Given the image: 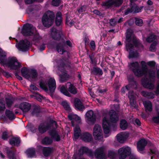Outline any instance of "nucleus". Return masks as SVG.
<instances>
[{
	"label": "nucleus",
	"mask_w": 159,
	"mask_h": 159,
	"mask_svg": "<svg viewBox=\"0 0 159 159\" xmlns=\"http://www.w3.org/2000/svg\"><path fill=\"white\" fill-rule=\"evenodd\" d=\"M57 125L55 121L51 120L49 122H45L41 123L39 126L38 130L40 134H43L46 132L48 130L51 129L49 132V135L56 141H59L60 140L61 138L55 130Z\"/></svg>",
	"instance_id": "obj_1"
},
{
	"label": "nucleus",
	"mask_w": 159,
	"mask_h": 159,
	"mask_svg": "<svg viewBox=\"0 0 159 159\" xmlns=\"http://www.w3.org/2000/svg\"><path fill=\"white\" fill-rule=\"evenodd\" d=\"M51 36L52 38L57 41L55 48L60 50V48H62V46L64 44V36L62 32L57 30L55 28H52L51 29Z\"/></svg>",
	"instance_id": "obj_2"
},
{
	"label": "nucleus",
	"mask_w": 159,
	"mask_h": 159,
	"mask_svg": "<svg viewBox=\"0 0 159 159\" xmlns=\"http://www.w3.org/2000/svg\"><path fill=\"white\" fill-rule=\"evenodd\" d=\"M59 66L58 70L62 72V74L60 75V81L61 82H64L69 79V75L66 73L64 69L62 68L69 66L70 63L67 59H63L59 61Z\"/></svg>",
	"instance_id": "obj_3"
},
{
	"label": "nucleus",
	"mask_w": 159,
	"mask_h": 159,
	"mask_svg": "<svg viewBox=\"0 0 159 159\" xmlns=\"http://www.w3.org/2000/svg\"><path fill=\"white\" fill-rule=\"evenodd\" d=\"M130 29H128L127 31V34L126 36V48L128 51H129V58L137 57H138V53L136 52L133 51L134 47L132 44L129 43L131 41L132 38L131 35L129 33Z\"/></svg>",
	"instance_id": "obj_4"
},
{
	"label": "nucleus",
	"mask_w": 159,
	"mask_h": 159,
	"mask_svg": "<svg viewBox=\"0 0 159 159\" xmlns=\"http://www.w3.org/2000/svg\"><path fill=\"white\" fill-rule=\"evenodd\" d=\"M148 75L149 79L144 78L142 80V83L143 86L145 88L150 89H154L155 86L154 84V81L152 80V79L155 77V73L153 70H150L149 71Z\"/></svg>",
	"instance_id": "obj_5"
},
{
	"label": "nucleus",
	"mask_w": 159,
	"mask_h": 159,
	"mask_svg": "<svg viewBox=\"0 0 159 159\" xmlns=\"http://www.w3.org/2000/svg\"><path fill=\"white\" fill-rule=\"evenodd\" d=\"M55 15L53 13L48 11L45 12L42 18V22L45 27H49L51 26L54 22Z\"/></svg>",
	"instance_id": "obj_6"
},
{
	"label": "nucleus",
	"mask_w": 159,
	"mask_h": 159,
	"mask_svg": "<svg viewBox=\"0 0 159 159\" xmlns=\"http://www.w3.org/2000/svg\"><path fill=\"white\" fill-rule=\"evenodd\" d=\"M67 85H69V86L67 88L68 91L64 87L62 86L60 88V89L61 93L68 97H70L71 96V94L69 93V92L74 94H75L77 93V88L73 84L70 82H68L67 83Z\"/></svg>",
	"instance_id": "obj_7"
},
{
	"label": "nucleus",
	"mask_w": 159,
	"mask_h": 159,
	"mask_svg": "<svg viewBox=\"0 0 159 159\" xmlns=\"http://www.w3.org/2000/svg\"><path fill=\"white\" fill-rule=\"evenodd\" d=\"M119 159H125L129 156V159H138L135 155L131 154V150H118Z\"/></svg>",
	"instance_id": "obj_8"
},
{
	"label": "nucleus",
	"mask_w": 159,
	"mask_h": 159,
	"mask_svg": "<svg viewBox=\"0 0 159 159\" xmlns=\"http://www.w3.org/2000/svg\"><path fill=\"white\" fill-rule=\"evenodd\" d=\"M93 134L94 139L98 141H102L103 138L102 131L100 125L96 124L93 128Z\"/></svg>",
	"instance_id": "obj_9"
},
{
	"label": "nucleus",
	"mask_w": 159,
	"mask_h": 159,
	"mask_svg": "<svg viewBox=\"0 0 159 159\" xmlns=\"http://www.w3.org/2000/svg\"><path fill=\"white\" fill-rule=\"evenodd\" d=\"M4 65H7L11 69L14 70L17 69L21 67L20 64L15 57L8 58V61L6 60V64Z\"/></svg>",
	"instance_id": "obj_10"
},
{
	"label": "nucleus",
	"mask_w": 159,
	"mask_h": 159,
	"mask_svg": "<svg viewBox=\"0 0 159 159\" xmlns=\"http://www.w3.org/2000/svg\"><path fill=\"white\" fill-rule=\"evenodd\" d=\"M36 28L32 25L28 24L26 25L22 30V33L25 36L32 35L36 31Z\"/></svg>",
	"instance_id": "obj_11"
},
{
	"label": "nucleus",
	"mask_w": 159,
	"mask_h": 159,
	"mask_svg": "<svg viewBox=\"0 0 159 159\" xmlns=\"http://www.w3.org/2000/svg\"><path fill=\"white\" fill-rule=\"evenodd\" d=\"M122 0H108L103 2L102 4V6H106L110 7L114 6L116 7H119L122 4Z\"/></svg>",
	"instance_id": "obj_12"
},
{
	"label": "nucleus",
	"mask_w": 159,
	"mask_h": 159,
	"mask_svg": "<svg viewBox=\"0 0 159 159\" xmlns=\"http://www.w3.org/2000/svg\"><path fill=\"white\" fill-rule=\"evenodd\" d=\"M128 66L129 68L133 71L136 76L141 77V74L139 68V64L138 62H130L129 63Z\"/></svg>",
	"instance_id": "obj_13"
},
{
	"label": "nucleus",
	"mask_w": 159,
	"mask_h": 159,
	"mask_svg": "<svg viewBox=\"0 0 159 159\" xmlns=\"http://www.w3.org/2000/svg\"><path fill=\"white\" fill-rule=\"evenodd\" d=\"M102 126L104 133L108 134L110 131V122L108 120V117L104 116L102 119Z\"/></svg>",
	"instance_id": "obj_14"
},
{
	"label": "nucleus",
	"mask_w": 159,
	"mask_h": 159,
	"mask_svg": "<svg viewBox=\"0 0 159 159\" xmlns=\"http://www.w3.org/2000/svg\"><path fill=\"white\" fill-rule=\"evenodd\" d=\"M30 44V42L27 40L21 41L18 44V48L20 51H26L29 49Z\"/></svg>",
	"instance_id": "obj_15"
},
{
	"label": "nucleus",
	"mask_w": 159,
	"mask_h": 159,
	"mask_svg": "<svg viewBox=\"0 0 159 159\" xmlns=\"http://www.w3.org/2000/svg\"><path fill=\"white\" fill-rule=\"evenodd\" d=\"M88 122L90 124H93L96 120V116L92 110L88 111L86 114Z\"/></svg>",
	"instance_id": "obj_16"
},
{
	"label": "nucleus",
	"mask_w": 159,
	"mask_h": 159,
	"mask_svg": "<svg viewBox=\"0 0 159 159\" xmlns=\"http://www.w3.org/2000/svg\"><path fill=\"white\" fill-rule=\"evenodd\" d=\"M15 107H18V106L17 105H15ZM18 107L23 113H27L30 110L31 105L27 102H23L20 104Z\"/></svg>",
	"instance_id": "obj_17"
},
{
	"label": "nucleus",
	"mask_w": 159,
	"mask_h": 159,
	"mask_svg": "<svg viewBox=\"0 0 159 159\" xmlns=\"http://www.w3.org/2000/svg\"><path fill=\"white\" fill-rule=\"evenodd\" d=\"M105 150H95L94 156L97 159H107V157Z\"/></svg>",
	"instance_id": "obj_18"
},
{
	"label": "nucleus",
	"mask_w": 159,
	"mask_h": 159,
	"mask_svg": "<svg viewBox=\"0 0 159 159\" xmlns=\"http://www.w3.org/2000/svg\"><path fill=\"white\" fill-rule=\"evenodd\" d=\"M129 137V134L126 132H122L116 136L117 141L120 143H123Z\"/></svg>",
	"instance_id": "obj_19"
},
{
	"label": "nucleus",
	"mask_w": 159,
	"mask_h": 159,
	"mask_svg": "<svg viewBox=\"0 0 159 159\" xmlns=\"http://www.w3.org/2000/svg\"><path fill=\"white\" fill-rule=\"evenodd\" d=\"M142 9V8L139 7L136 4H134L131 8H128L125 11V15H127L130 13H138L141 11Z\"/></svg>",
	"instance_id": "obj_20"
},
{
	"label": "nucleus",
	"mask_w": 159,
	"mask_h": 159,
	"mask_svg": "<svg viewBox=\"0 0 159 159\" xmlns=\"http://www.w3.org/2000/svg\"><path fill=\"white\" fill-rule=\"evenodd\" d=\"M80 138L83 141L86 142H89L93 139L92 135L88 132L82 133L80 136Z\"/></svg>",
	"instance_id": "obj_21"
},
{
	"label": "nucleus",
	"mask_w": 159,
	"mask_h": 159,
	"mask_svg": "<svg viewBox=\"0 0 159 159\" xmlns=\"http://www.w3.org/2000/svg\"><path fill=\"white\" fill-rule=\"evenodd\" d=\"M66 38L65 37H64V44L62 46V48H60V50H58V49L57 48H56V49L57 52L59 53L60 54H62L64 52H66V50L65 49L64 47L66 45L70 47H71L72 46V43L70 42V41L69 40H67L66 41Z\"/></svg>",
	"instance_id": "obj_22"
},
{
	"label": "nucleus",
	"mask_w": 159,
	"mask_h": 159,
	"mask_svg": "<svg viewBox=\"0 0 159 159\" xmlns=\"http://www.w3.org/2000/svg\"><path fill=\"white\" fill-rule=\"evenodd\" d=\"M142 68L139 69L140 72L141 74V76L143 75L146 76L147 74L148 69L145 62L144 61H142L141 62Z\"/></svg>",
	"instance_id": "obj_23"
},
{
	"label": "nucleus",
	"mask_w": 159,
	"mask_h": 159,
	"mask_svg": "<svg viewBox=\"0 0 159 159\" xmlns=\"http://www.w3.org/2000/svg\"><path fill=\"white\" fill-rule=\"evenodd\" d=\"M7 54L5 52L0 48V63L3 65L6 64Z\"/></svg>",
	"instance_id": "obj_24"
},
{
	"label": "nucleus",
	"mask_w": 159,
	"mask_h": 159,
	"mask_svg": "<svg viewBox=\"0 0 159 159\" xmlns=\"http://www.w3.org/2000/svg\"><path fill=\"white\" fill-rule=\"evenodd\" d=\"M109 115L110 120L112 122L116 123L118 120V116L114 110H112L110 111Z\"/></svg>",
	"instance_id": "obj_25"
},
{
	"label": "nucleus",
	"mask_w": 159,
	"mask_h": 159,
	"mask_svg": "<svg viewBox=\"0 0 159 159\" xmlns=\"http://www.w3.org/2000/svg\"><path fill=\"white\" fill-rule=\"evenodd\" d=\"M48 85L49 89L51 92H54L56 88V84L54 79H50L48 82Z\"/></svg>",
	"instance_id": "obj_26"
},
{
	"label": "nucleus",
	"mask_w": 159,
	"mask_h": 159,
	"mask_svg": "<svg viewBox=\"0 0 159 159\" xmlns=\"http://www.w3.org/2000/svg\"><path fill=\"white\" fill-rule=\"evenodd\" d=\"M74 138L75 139H78L79 137H80L81 131L80 127L78 126H76L74 129Z\"/></svg>",
	"instance_id": "obj_27"
},
{
	"label": "nucleus",
	"mask_w": 159,
	"mask_h": 159,
	"mask_svg": "<svg viewBox=\"0 0 159 159\" xmlns=\"http://www.w3.org/2000/svg\"><path fill=\"white\" fill-rule=\"evenodd\" d=\"M74 104L75 107L78 110H81L84 108V107L80 100L76 98L75 99Z\"/></svg>",
	"instance_id": "obj_28"
},
{
	"label": "nucleus",
	"mask_w": 159,
	"mask_h": 159,
	"mask_svg": "<svg viewBox=\"0 0 159 159\" xmlns=\"http://www.w3.org/2000/svg\"><path fill=\"white\" fill-rule=\"evenodd\" d=\"M143 104L147 112H151L152 111V104L150 101H145L143 102Z\"/></svg>",
	"instance_id": "obj_29"
},
{
	"label": "nucleus",
	"mask_w": 159,
	"mask_h": 159,
	"mask_svg": "<svg viewBox=\"0 0 159 159\" xmlns=\"http://www.w3.org/2000/svg\"><path fill=\"white\" fill-rule=\"evenodd\" d=\"M55 23L57 26H59L62 24L61 14V12H58L56 15Z\"/></svg>",
	"instance_id": "obj_30"
},
{
	"label": "nucleus",
	"mask_w": 159,
	"mask_h": 159,
	"mask_svg": "<svg viewBox=\"0 0 159 159\" xmlns=\"http://www.w3.org/2000/svg\"><path fill=\"white\" fill-rule=\"evenodd\" d=\"M38 75V74L37 71L35 70H32L30 74L29 75V77L30 79H28L29 80L31 81L33 79H36Z\"/></svg>",
	"instance_id": "obj_31"
},
{
	"label": "nucleus",
	"mask_w": 159,
	"mask_h": 159,
	"mask_svg": "<svg viewBox=\"0 0 159 159\" xmlns=\"http://www.w3.org/2000/svg\"><path fill=\"white\" fill-rule=\"evenodd\" d=\"M147 142L145 139L140 140L137 143V147L138 149H143L147 145Z\"/></svg>",
	"instance_id": "obj_32"
},
{
	"label": "nucleus",
	"mask_w": 159,
	"mask_h": 159,
	"mask_svg": "<svg viewBox=\"0 0 159 159\" xmlns=\"http://www.w3.org/2000/svg\"><path fill=\"white\" fill-rule=\"evenodd\" d=\"M92 150H79V152H82V155L85 153L91 158H93L94 153L92 151Z\"/></svg>",
	"instance_id": "obj_33"
},
{
	"label": "nucleus",
	"mask_w": 159,
	"mask_h": 159,
	"mask_svg": "<svg viewBox=\"0 0 159 159\" xmlns=\"http://www.w3.org/2000/svg\"><path fill=\"white\" fill-rule=\"evenodd\" d=\"M35 150H27L25 152L28 158H32L36 156Z\"/></svg>",
	"instance_id": "obj_34"
},
{
	"label": "nucleus",
	"mask_w": 159,
	"mask_h": 159,
	"mask_svg": "<svg viewBox=\"0 0 159 159\" xmlns=\"http://www.w3.org/2000/svg\"><path fill=\"white\" fill-rule=\"evenodd\" d=\"M128 81L129 83V84L127 85H126L125 87V88L127 90H129L130 89V88L131 87V85L136 86V82L134 80L133 78L131 77V78H128Z\"/></svg>",
	"instance_id": "obj_35"
},
{
	"label": "nucleus",
	"mask_w": 159,
	"mask_h": 159,
	"mask_svg": "<svg viewBox=\"0 0 159 159\" xmlns=\"http://www.w3.org/2000/svg\"><path fill=\"white\" fill-rule=\"evenodd\" d=\"M20 141L19 138H13L11 139L10 141V144L12 145H16L18 146L20 143Z\"/></svg>",
	"instance_id": "obj_36"
},
{
	"label": "nucleus",
	"mask_w": 159,
	"mask_h": 159,
	"mask_svg": "<svg viewBox=\"0 0 159 159\" xmlns=\"http://www.w3.org/2000/svg\"><path fill=\"white\" fill-rule=\"evenodd\" d=\"M141 94L144 97L149 98L152 99L154 98V94L152 92L142 91Z\"/></svg>",
	"instance_id": "obj_37"
},
{
	"label": "nucleus",
	"mask_w": 159,
	"mask_h": 159,
	"mask_svg": "<svg viewBox=\"0 0 159 159\" xmlns=\"http://www.w3.org/2000/svg\"><path fill=\"white\" fill-rule=\"evenodd\" d=\"M68 117L69 119L72 121V122L74 121H79L80 120V118L79 116L73 114H69L68 116Z\"/></svg>",
	"instance_id": "obj_38"
},
{
	"label": "nucleus",
	"mask_w": 159,
	"mask_h": 159,
	"mask_svg": "<svg viewBox=\"0 0 159 159\" xmlns=\"http://www.w3.org/2000/svg\"><path fill=\"white\" fill-rule=\"evenodd\" d=\"M21 73L22 75L25 78L27 79H30L29 77L28 70L25 67H23L21 69Z\"/></svg>",
	"instance_id": "obj_39"
},
{
	"label": "nucleus",
	"mask_w": 159,
	"mask_h": 159,
	"mask_svg": "<svg viewBox=\"0 0 159 159\" xmlns=\"http://www.w3.org/2000/svg\"><path fill=\"white\" fill-rule=\"evenodd\" d=\"M92 73L94 75H102L103 74L102 70L98 67H94Z\"/></svg>",
	"instance_id": "obj_40"
},
{
	"label": "nucleus",
	"mask_w": 159,
	"mask_h": 159,
	"mask_svg": "<svg viewBox=\"0 0 159 159\" xmlns=\"http://www.w3.org/2000/svg\"><path fill=\"white\" fill-rule=\"evenodd\" d=\"M75 22L71 20L70 16L66 15V25L70 27L73 26L75 24Z\"/></svg>",
	"instance_id": "obj_41"
},
{
	"label": "nucleus",
	"mask_w": 159,
	"mask_h": 159,
	"mask_svg": "<svg viewBox=\"0 0 159 159\" xmlns=\"http://www.w3.org/2000/svg\"><path fill=\"white\" fill-rule=\"evenodd\" d=\"M14 150H6L7 155L10 159H16Z\"/></svg>",
	"instance_id": "obj_42"
},
{
	"label": "nucleus",
	"mask_w": 159,
	"mask_h": 159,
	"mask_svg": "<svg viewBox=\"0 0 159 159\" xmlns=\"http://www.w3.org/2000/svg\"><path fill=\"white\" fill-rule=\"evenodd\" d=\"M117 155V153L113 151L109 150L108 152V157L111 159H115Z\"/></svg>",
	"instance_id": "obj_43"
},
{
	"label": "nucleus",
	"mask_w": 159,
	"mask_h": 159,
	"mask_svg": "<svg viewBox=\"0 0 159 159\" xmlns=\"http://www.w3.org/2000/svg\"><path fill=\"white\" fill-rule=\"evenodd\" d=\"M52 142V139L48 137H45L42 141V143L46 145H48Z\"/></svg>",
	"instance_id": "obj_44"
},
{
	"label": "nucleus",
	"mask_w": 159,
	"mask_h": 159,
	"mask_svg": "<svg viewBox=\"0 0 159 159\" xmlns=\"http://www.w3.org/2000/svg\"><path fill=\"white\" fill-rule=\"evenodd\" d=\"M54 150H42L43 155L45 157H48L50 156L54 152Z\"/></svg>",
	"instance_id": "obj_45"
},
{
	"label": "nucleus",
	"mask_w": 159,
	"mask_h": 159,
	"mask_svg": "<svg viewBox=\"0 0 159 159\" xmlns=\"http://www.w3.org/2000/svg\"><path fill=\"white\" fill-rule=\"evenodd\" d=\"M61 105L64 108L68 111L70 112L71 111V109L69 103L66 101H63L61 102Z\"/></svg>",
	"instance_id": "obj_46"
},
{
	"label": "nucleus",
	"mask_w": 159,
	"mask_h": 159,
	"mask_svg": "<svg viewBox=\"0 0 159 159\" xmlns=\"http://www.w3.org/2000/svg\"><path fill=\"white\" fill-rule=\"evenodd\" d=\"M120 125V128L124 130L126 129L128 126L127 121L124 120H123L121 121Z\"/></svg>",
	"instance_id": "obj_47"
},
{
	"label": "nucleus",
	"mask_w": 159,
	"mask_h": 159,
	"mask_svg": "<svg viewBox=\"0 0 159 159\" xmlns=\"http://www.w3.org/2000/svg\"><path fill=\"white\" fill-rule=\"evenodd\" d=\"M6 114L8 118L10 120H12L15 118V115L13 113L8 110L6 111Z\"/></svg>",
	"instance_id": "obj_48"
},
{
	"label": "nucleus",
	"mask_w": 159,
	"mask_h": 159,
	"mask_svg": "<svg viewBox=\"0 0 159 159\" xmlns=\"http://www.w3.org/2000/svg\"><path fill=\"white\" fill-rule=\"evenodd\" d=\"M6 101L7 106L8 107H10L13 104L14 101V99L13 98H6Z\"/></svg>",
	"instance_id": "obj_49"
},
{
	"label": "nucleus",
	"mask_w": 159,
	"mask_h": 159,
	"mask_svg": "<svg viewBox=\"0 0 159 159\" xmlns=\"http://www.w3.org/2000/svg\"><path fill=\"white\" fill-rule=\"evenodd\" d=\"M39 85L41 88L45 91L48 90V88L47 84L43 81H40L39 83Z\"/></svg>",
	"instance_id": "obj_50"
},
{
	"label": "nucleus",
	"mask_w": 159,
	"mask_h": 159,
	"mask_svg": "<svg viewBox=\"0 0 159 159\" xmlns=\"http://www.w3.org/2000/svg\"><path fill=\"white\" fill-rule=\"evenodd\" d=\"M152 120L153 122L159 124V111L157 112V115L152 117Z\"/></svg>",
	"instance_id": "obj_51"
},
{
	"label": "nucleus",
	"mask_w": 159,
	"mask_h": 159,
	"mask_svg": "<svg viewBox=\"0 0 159 159\" xmlns=\"http://www.w3.org/2000/svg\"><path fill=\"white\" fill-rule=\"evenodd\" d=\"M40 112L39 109L37 107H35L33 109L31 114L32 116H37L39 113Z\"/></svg>",
	"instance_id": "obj_52"
},
{
	"label": "nucleus",
	"mask_w": 159,
	"mask_h": 159,
	"mask_svg": "<svg viewBox=\"0 0 159 159\" xmlns=\"http://www.w3.org/2000/svg\"><path fill=\"white\" fill-rule=\"evenodd\" d=\"M42 39V38L41 36H39V34L38 33H36L34 35L33 40L36 42H38L41 40Z\"/></svg>",
	"instance_id": "obj_53"
},
{
	"label": "nucleus",
	"mask_w": 159,
	"mask_h": 159,
	"mask_svg": "<svg viewBox=\"0 0 159 159\" xmlns=\"http://www.w3.org/2000/svg\"><path fill=\"white\" fill-rule=\"evenodd\" d=\"M156 38L155 35H152L147 38L146 41L148 42L151 43L154 41Z\"/></svg>",
	"instance_id": "obj_54"
},
{
	"label": "nucleus",
	"mask_w": 159,
	"mask_h": 159,
	"mask_svg": "<svg viewBox=\"0 0 159 159\" xmlns=\"http://www.w3.org/2000/svg\"><path fill=\"white\" fill-rule=\"evenodd\" d=\"M157 44V43L156 42H153L150 46V50L152 52H155L156 51V46Z\"/></svg>",
	"instance_id": "obj_55"
},
{
	"label": "nucleus",
	"mask_w": 159,
	"mask_h": 159,
	"mask_svg": "<svg viewBox=\"0 0 159 159\" xmlns=\"http://www.w3.org/2000/svg\"><path fill=\"white\" fill-rule=\"evenodd\" d=\"M135 23L138 26H142L143 24V21L142 19L139 18H136L135 19Z\"/></svg>",
	"instance_id": "obj_56"
},
{
	"label": "nucleus",
	"mask_w": 159,
	"mask_h": 159,
	"mask_svg": "<svg viewBox=\"0 0 159 159\" xmlns=\"http://www.w3.org/2000/svg\"><path fill=\"white\" fill-rule=\"evenodd\" d=\"M129 99H130V101L131 105L134 107V105L135 104V101L134 100V97L132 96H131V95H129Z\"/></svg>",
	"instance_id": "obj_57"
},
{
	"label": "nucleus",
	"mask_w": 159,
	"mask_h": 159,
	"mask_svg": "<svg viewBox=\"0 0 159 159\" xmlns=\"http://www.w3.org/2000/svg\"><path fill=\"white\" fill-rule=\"evenodd\" d=\"M1 72L3 74V75L7 78L11 77V75L9 72H6L2 69L1 70Z\"/></svg>",
	"instance_id": "obj_58"
},
{
	"label": "nucleus",
	"mask_w": 159,
	"mask_h": 159,
	"mask_svg": "<svg viewBox=\"0 0 159 159\" xmlns=\"http://www.w3.org/2000/svg\"><path fill=\"white\" fill-rule=\"evenodd\" d=\"M117 21L115 19H111L110 20V25L112 26H115L117 23Z\"/></svg>",
	"instance_id": "obj_59"
},
{
	"label": "nucleus",
	"mask_w": 159,
	"mask_h": 159,
	"mask_svg": "<svg viewBox=\"0 0 159 159\" xmlns=\"http://www.w3.org/2000/svg\"><path fill=\"white\" fill-rule=\"evenodd\" d=\"M61 2V0H53L52 2V5L54 6H58Z\"/></svg>",
	"instance_id": "obj_60"
},
{
	"label": "nucleus",
	"mask_w": 159,
	"mask_h": 159,
	"mask_svg": "<svg viewBox=\"0 0 159 159\" xmlns=\"http://www.w3.org/2000/svg\"><path fill=\"white\" fill-rule=\"evenodd\" d=\"M8 137V133L7 131H4L2 134V138L4 140H6Z\"/></svg>",
	"instance_id": "obj_61"
},
{
	"label": "nucleus",
	"mask_w": 159,
	"mask_h": 159,
	"mask_svg": "<svg viewBox=\"0 0 159 159\" xmlns=\"http://www.w3.org/2000/svg\"><path fill=\"white\" fill-rule=\"evenodd\" d=\"M86 6H82L78 10V12L79 13H80L83 12L85 11H86Z\"/></svg>",
	"instance_id": "obj_62"
},
{
	"label": "nucleus",
	"mask_w": 159,
	"mask_h": 159,
	"mask_svg": "<svg viewBox=\"0 0 159 159\" xmlns=\"http://www.w3.org/2000/svg\"><path fill=\"white\" fill-rule=\"evenodd\" d=\"M150 151H148L147 153L148 155H151L152 154L156 155L157 153V151L156 150H149Z\"/></svg>",
	"instance_id": "obj_63"
},
{
	"label": "nucleus",
	"mask_w": 159,
	"mask_h": 159,
	"mask_svg": "<svg viewBox=\"0 0 159 159\" xmlns=\"http://www.w3.org/2000/svg\"><path fill=\"white\" fill-rule=\"evenodd\" d=\"M147 64L150 67H153L155 66L156 63L154 61H150L148 62Z\"/></svg>",
	"instance_id": "obj_64"
}]
</instances>
